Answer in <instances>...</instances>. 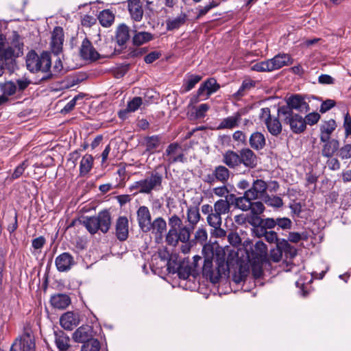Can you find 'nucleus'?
Here are the masks:
<instances>
[{"mask_svg": "<svg viewBox=\"0 0 351 351\" xmlns=\"http://www.w3.org/2000/svg\"><path fill=\"white\" fill-rule=\"evenodd\" d=\"M278 115L285 123L289 124L291 131L295 134L303 132L306 129L304 119L298 114H291L287 108H278Z\"/></svg>", "mask_w": 351, "mask_h": 351, "instance_id": "6", "label": "nucleus"}, {"mask_svg": "<svg viewBox=\"0 0 351 351\" xmlns=\"http://www.w3.org/2000/svg\"><path fill=\"white\" fill-rule=\"evenodd\" d=\"M280 108H287L291 114H295L293 110L300 112H306L309 110V106L305 101V99L299 95H294L289 97L287 100V105Z\"/></svg>", "mask_w": 351, "mask_h": 351, "instance_id": "11", "label": "nucleus"}, {"mask_svg": "<svg viewBox=\"0 0 351 351\" xmlns=\"http://www.w3.org/2000/svg\"><path fill=\"white\" fill-rule=\"evenodd\" d=\"M81 222L92 234L98 230L106 233L111 226V215L108 210H104L100 211L97 216L84 217Z\"/></svg>", "mask_w": 351, "mask_h": 351, "instance_id": "3", "label": "nucleus"}, {"mask_svg": "<svg viewBox=\"0 0 351 351\" xmlns=\"http://www.w3.org/2000/svg\"><path fill=\"white\" fill-rule=\"evenodd\" d=\"M234 199L235 207L243 210L248 211L252 207V201L254 200V198H251L249 195H247V192L245 191L244 195L241 197H233Z\"/></svg>", "mask_w": 351, "mask_h": 351, "instance_id": "35", "label": "nucleus"}, {"mask_svg": "<svg viewBox=\"0 0 351 351\" xmlns=\"http://www.w3.org/2000/svg\"><path fill=\"white\" fill-rule=\"evenodd\" d=\"M223 162L230 168H235L240 165L239 152L232 150L227 151L223 155Z\"/></svg>", "mask_w": 351, "mask_h": 351, "instance_id": "36", "label": "nucleus"}, {"mask_svg": "<svg viewBox=\"0 0 351 351\" xmlns=\"http://www.w3.org/2000/svg\"><path fill=\"white\" fill-rule=\"evenodd\" d=\"M166 230V221L162 217H158L151 222L150 227L147 230V232H151L155 236L162 237Z\"/></svg>", "mask_w": 351, "mask_h": 351, "instance_id": "25", "label": "nucleus"}, {"mask_svg": "<svg viewBox=\"0 0 351 351\" xmlns=\"http://www.w3.org/2000/svg\"><path fill=\"white\" fill-rule=\"evenodd\" d=\"M201 210L203 214L207 215L206 221L208 225L213 228H216L215 222L213 223V221L210 219L211 215L214 214L213 206L208 204H203L201 207Z\"/></svg>", "mask_w": 351, "mask_h": 351, "instance_id": "53", "label": "nucleus"}, {"mask_svg": "<svg viewBox=\"0 0 351 351\" xmlns=\"http://www.w3.org/2000/svg\"><path fill=\"white\" fill-rule=\"evenodd\" d=\"M251 263L252 273L254 278H261L263 275V265L267 261H249Z\"/></svg>", "mask_w": 351, "mask_h": 351, "instance_id": "47", "label": "nucleus"}, {"mask_svg": "<svg viewBox=\"0 0 351 351\" xmlns=\"http://www.w3.org/2000/svg\"><path fill=\"white\" fill-rule=\"evenodd\" d=\"M343 128L345 130L346 136H350L351 135V117L348 112H347L344 116Z\"/></svg>", "mask_w": 351, "mask_h": 351, "instance_id": "60", "label": "nucleus"}, {"mask_svg": "<svg viewBox=\"0 0 351 351\" xmlns=\"http://www.w3.org/2000/svg\"><path fill=\"white\" fill-rule=\"evenodd\" d=\"M64 31L60 27H56L51 37L50 47L52 52L56 54H60L62 51L64 43Z\"/></svg>", "mask_w": 351, "mask_h": 351, "instance_id": "12", "label": "nucleus"}, {"mask_svg": "<svg viewBox=\"0 0 351 351\" xmlns=\"http://www.w3.org/2000/svg\"><path fill=\"white\" fill-rule=\"evenodd\" d=\"M161 143V137L158 135L145 136L143 141V145L145 147V152L149 154L156 152Z\"/></svg>", "mask_w": 351, "mask_h": 351, "instance_id": "26", "label": "nucleus"}, {"mask_svg": "<svg viewBox=\"0 0 351 351\" xmlns=\"http://www.w3.org/2000/svg\"><path fill=\"white\" fill-rule=\"evenodd\" d=\"M116 235L119 240L125 241L128 237V220L126 217L118 218L116 223Z\"/></svg>", "mask_w": 351, "mask_h": 351, "instance_id": "27", "label": "nucleus"}, {"mask_svg": "<svg viewBox=\"0 0 351 351\" xmlns=\"http://www.w3.org/2000/svg\"><path fill=\"white\" fill-rule=\"evenodd\" d=\"M80 322L79 313L73 311L64 313L60 319L61 326L66 330H72Z\"/></svg>", "mask_w": 351, "mask_h": 351, "instance_id": "19", "label": "nucleus"}, {"mask_svg": "<svg viewBox=\"0 0 351 351\" xmlns=\"http://www.w3.org/2000/svg\"><path fill=\"white\" fill-rule=\"evenodd\" d=\"M50 302L54 308L64 309L71 304V299L66 294L58 293L51 297Z\"/></svg>", "mask_w": 351, "mask_h": 351, "instance_id": "31", "label": "nucleus"}, {"mask_svg": "<svg viewBox=\"0 0 351 351\" xmlns=\"http://www.w3.org/2000/svg\"><path fill=\"white\" fill-rule=\"evenodd\" d=\"M243 247L249 261H267V247L263 241H258L253 245L250 241H245Z\"/></svg>", "mask_w": 351, "mask_h": 351, "instance_id": "7", "label": "nucleus"}, {"mask_svg": "<svg viewBox=\"0 0 351 351\" xmlns=\"http://www.w3.org/2000/svg\"><path fill=\"white\" fill-rule=\"evenodd\" d=\"M194 228L189 225H183L182 220L181 219V225L177 229V233L181 242L187 243L191 237V232Z\"/></svg>", "mask_w": 351, "mask_h": 351, "instance_id": "39", "label": "nucleus"}, {"mask_svg": "<svg viewBox=\"0 0 351 351\" xmlns=\"http://www.w3.org/2000/svg\"><path fill=\"white\" fill-rule=\"evenodd\" d=\"M100 348V342L93 338L82 346L81 351H99Z\"/></svg>", "mask_w": 351, "mask_h": 351, "instance_id": "50", "label": "nucleus"}, {"mask_svg": "<svg viewBox=\"0 0 351 351\" xmlns=\"http://www.w3.org/2000/svg\"><path fill=\"white\" fill-rule=\"evenodd\" d=\"M141 180L144 194H150L152 191H158L162 189V176L158 172H152L150 176Z\"/></svg>", "mask_w": 351, "mask_h": 351, "instance_id": "9", "label": "nucleus"}, {"mask_svg": "<svg viewBox=\"0 0 351 351\" xmlns=\"http://www.w3.org/2000/svg\"><path fill=\"white\" fill-rule=\"evenodd\" d=\"M93 162L94 158L90 154H85L82 157L80 165V175L81 176H84L90 171L93 166Z\"/></svg>", "mask_w": 351, "mask_h": 351, "instance_id": "38", "label": "nucleus"}, {"mask_svg": "<svg viewBox=\"0 0 351 351\" xmlns=\"http://www.w3.org/2000/svg\"><path fill=\"white\" fill-rule=\"evenodd\" d=\"M143 104L142 98L140 97H135L128 103L127 108L124 111H121L119 115L126 112H132L137 110Z\"/></svg>", "mask_w": 351, "mask_h": 351, "instance_id": "45", "label": "nucleus"}, {"mask_svg": "<svg viewBox=\"0 0 351 351\" xmlns=\"http://www.w3.org/2000/svg\"><path fill=\"white\" fill-rule=\"evenodd\" d=\"M30 84L31 81L24 77L16 80V82L8 80L0 83V106L8 102L10 97L22 93Z\"/></svg>", "mask_w": 351, "mask_h": 351, "instance_id": "4", "label": "nucleus"}, {"mask_svg": "<svg viewBox=\"0 0 351 351\" xmlns=\"http://www.w3.org/2000/svg\"><path fill=\"white\" fill-rule=\"evenodd\" d=\"M265 208L263 202H252V207L250 208L251 213L254 215L262 214Z\"/></svg>", "mask_w": 351, "mask_h": 351, "instance_id": "56", "label": "nucleus"}, {"mask_svg": "<svg viewBox=\"0 0 351 351\" xmlns=\"http://www.w3.org/2000/svg\"><path fill=\"white\" fill-rule=\"evenodd\" d=\"M98 19L102 26L109 27L114 21V16L110 10H105L100 12Z\"/></svg>", "mask_w": 351, "mask_h": 351, "instance_id": "43", "label": "nucleus"}, {"mask_svg": "<svg viewBox=\"0 0 351 351\" xmlns=\"http://www.w3.org/2000/svg\"><path fill=\"white\" fill-rule=\"evenodd\" d=\"M320 119V115L317 112H311L308 114L304 120L306 121V125L308 124L310 125H313L317 123V121Z\"/></svg>", "mask_w": 351, "mask_h": 351, "instance_id": "59", "label": "nucleus"}, {"mask_svg": "<svg viewBox=\"0 0 351 351\" xmlns=\"http://www.w3.org/2000/svg\"><path fill=\"white\" fill-rule=\"evenodd\" d=\"M308 239V234L306 232H302L301 233L291 232L288 236V241L294 243H297L302 240L306 241Z\"/></svg>", "mask_w": 351, "mask_h": 351, "instance_id": "52", "label": "nucleus"}, {"mask_svg": "<svg viewBox=\"0 0 351 351\" xmlns=\"http://www.w3.org/2000/svg\"><path fill=\"white\" fill-rule=\"evenodd\" d=\"M335 101L332 99H327L322 103L319 111L322 113H325L326 112L328 111L332 108H333L335 106Z\"/></svg>", "mask_w": 351, "mask_h": 351, "instance_id": "61", "label": "nucleus"}, {"mask_svg": "<svg viewBox=\"0 0 351 351\" xmlns=\"http://www.w3.org/2000/svg\"><path fill=\"white\" fill-rule=\"evenodd\" d=\"M27 165L25 162L17 166L12 175V179L14 180L19 178L23 173Z\"/></svg>", "mask_w": 351, "mask_h": 351, "instance_id": "64", "label": "nucleus"}, {"mask_svg": "<svg viewBox=\"0 0 351 351\" xmlns=\"http://www.w3.org/2000/svg\"><path fill=\"white\" fill-rule=\"evenodd\" d=\"M55 264L59 271L66 272L75 265V261L71 254L68 252H64L56 258Z\"/></svg>", "mask_w": 351, "mask_h": 351, "instance_id": "18", "label": "nucleus"}, {"mask_svg": "<svg viewBox=\"0 0 351 351\" xmlns=\"http://www.w3.org/2000/svg\"><path fill=\"white\" fill-rule=\"evenodd\" d=\"M73 340L76 343H82L89 341L93 339V328L89 325H82L80 326L72 335Z\"/></svg>", "mask_w": 351, "mask_h": 351, "instance_id": "16", "label": "nucleus"}, {"mask_svg": "<svg viewBox=\"0 0 351 351\" xmlns=\"http://www.w3.org/2000/svg\"><path fill=\"white\" fill-rule=\"evenodd\" d=\"M337 123L333 119L323 121L319 124V139H332L331 135L336 130Z\"/></svg>", "mask_w": 351, "mask_h": 351, "instance_id": "23", "label": "nucleus"}, {"mask_svg": "<svg viewBox=\"0 0 351 351\" xmlns=\"http://www.w3.org/2000/svg\"><path fill=\"white\" fill-rule=\"evenodd\" d=\"M254 81L252 80H245L242 82V84L237 92L234 94V96L237 98L241 97L244 96L251 88L254 87Z\"/></svg>", "mask_w": 351, "mask_h": 351, "instance_id": "44", "label": "nucleus"}, {"mask_svg": "<svg viewBox=\"0 0 351 351\" xmlns=\"http://www.w3.org/2000/svg\"><path fill=\"white\" fill-rule=\"evenodd\" d=\"M263 199L267 206L274 208H280L283 206V201L282 198L278 196L265 194Z\"/></svg>", "mask_w": 351, "mask_h": 351, "instance_id": "42", "label": "nucleus"}, {"mask_svg": "<svg viewBox=\"0 0 351 351\" xmlns=\"http://www.w3.org/2000/svg\"><path fill=\"white\" fill-rule=\"evenodd\" d=\"M152 35L147 32L136 33L133 37V43L136 45H141L152 39Z\"/></svg>", "mask_w": 351, "mask_h": 351, "instance_id": "48", "label": "nucleus"}, {"mask_svg": "<svg viewBox=\"0 0 351 351\" xmlns=\"http://www.w3.org/2000/svg\"><path fill=\"white\" fill-rule=\"evenodd\" d=\"M136 218L139 228L142 232L147 233L150 227L152 215L149 209L145 206H141L136 211Z\"/></svg>", "mask_w": 351, "mask_h": 351, "instance_id": "14", "label": "nucleus"}, {"mask_svg": "<svg viewBox=\"0 0 351 351\" xmlns=\"http://www.w3.org/2000/svg\"><path fill=\"white\" fill-rule=\"evenodd\" d=\"M129 27L122 24L119 26L117 31V40L119 45H123L130 38Z\"/></svg>", "mask_w": 351, "mask_h": 351, "instance_id": "40", "label": "nucleus"}, {"mask_svg": "<svg viewBox=\"0 0 351 351\" xmlns=\"http://www.w3.org/2000/svg\"><path fill=\"white\" fill-rule=\"evenodd\" d=\"M177 273L180 278L186 280L191 275V268L189 266H179Z\"/></svg>", "mask_w": 351, "mask_h": 351, "instance_id": "57", "label": "nucleus"}, {"mask_svg": "<svg viewBox=\"0 0 351 351\" xmlns=\"http://www.w3.org/2000/svg\"><path fill=\"white\" fill-rule=\"evenodd\" d=\"M228 198L219 199L216 201L213 204L214 214L210 217V221L215 222L216 228L221 226L222 218L221 215L228 214L230 211L231 204Z\"/></svg>", "mask_w": 351, "mask_h": 351, "instance_id": "8", "label": "nucleus"}, {"mask_svg": "<svg viewBox=\"0 0 351 351\" xmlns=\"http://www.w3.org/2000/svg\"><path fill=\"white\" fill-rule=\"evenodd\" d=\"M217 181L226 183L230 177L229 170L223 165L216 167L213 171Z\"/></svg>", "mask_w": 351, "mask_h": 351, "instance_id": "41", "label": "nucleus"}, {"mask_svg": "<svg viewBox=\"0 0 351 351\" xmlns=\"http://www.w3.org/2000/svg\"><path fill=\"white\" fill-rule=\"evenodd\" d=\"M128 10L134 20L140 21L142 19L143 10L139 0H129Z\"/></svg>", "mask_w": 351, "mask_h": 351, "instance_id": "32", "label": "nucleus"}, {"mask_svg": "<svg viewBox=\"0 0 351 351\" xmlns=\"http://www.w3.org/2000/svg\"><path fill=\"white\" fill-rule=\"evenodd\" d=\"M51 57L48 52H43L38 56L34 51L28 52L26 56V66L32 72H47L51 67Z\"/></svg>", "mask_w": 351, "mask_h": 351, "instance_id": "5", "label": "nucleus"}, {"mask_svg": "<svg viewBox=\"0 0 351 351\" xmlns=\"http://www.w3.org/2000/svg\"><path fill=\"white\" fill-rule=\"evenodd\" d=\"M277 225L283 230L291 229L292 226V222L291 219L287 217L277 218Z\"/></svg>", "mask_w": 351, "mask_h": 351, "instance_id": "58", "label": "nucleus"}, {"mask_svg": "<svg viewBox=\"0 0 351 351\" xmlns=\"http://www.w3.org/2000/svg\"><path fill=\"white\" fill-rule=\"evenodd\" d=\"M267 188V185L265 181L263 180H256L253 182L252 186L245 191L247 192V195L251 197V198H254L256 199L259 197H263L266 192Z\"/></svg>", "mask_w": 351, "mask_h": 351, "instance_id": "24", "label": "nucleus"}, {"mask_svg": "<svg viewBox=\"0 0 351 351\" xmlns=\"http://www.w3.org/2000/svg\"><path fill=\"white\" fill-rule=\"evenodd\" d=\"M202 253L204 256L202 275L211 282L216 283L222 275H226L229 271L225 252L218 244L214 243L204 245Z\"/></svg>", "mask_w": 351, "mask_h": 351, "instance_id": "1", "label": "nucleus"}, {"mask_svg": "<svg viewBox=\"0 0 351 351\" xmlns=\"http://www.w3.org/2000/svg\"><path fill=\"white\" fill-rule=\"evenodd\" d=\"M202 77L197 75H192L184 81V90L189 91L201 80Z\"/></svg>", "mask_w": 351, "mask_h": 351, "instance_id": "54", "label": "nucleus"}, {"mask_svg": "<svg viewBox=\"0 0 351 351\" xmlns=\"http://www.w3.org/2000/svg\"><path fill=\"white\" fill-rule=\"evenodd\" d=\"M240 165L249 169L254 168L257 165V156L250 148H243L239 152Z\"/></svg>", "mask_w": 351, "mask_h": 351, "instance_id": "20", "label": "nucleus"}, {"mask_svg": "<svg viewBox=\"0 0 351 351\" xmlns=\"http://www.w3.org/2000/svg\"><path fill=\"white\" fill-rule=\"evenodd\" d=\"M179 148H180V146L178 143H171L167 147L163 156L167 157L165 158V160L167 162L168 167H169L171 165H172L175 162H184V154L182 153H179V154L177 153Z\"/></svg>", "mask_w": 351, "mask_h": 351, "instance_id": "15", "label": "nucleus"}, {"mask_svg": "<svg viewBox=\"0 0 351 351\" xmlns=\"http://www.w3.org/2000/svg\"><path fill=\"white\" fill-rule=\"evenodd\" d=\"M232 138H233L234 141H235L239 143H241L243 145L246 144L247 138H246L245 134L242 131L237 130V131L234 132L232 135Z\"/></svg>", "mask_w": 351, "mask_h": 351, "instance_id": "62", "label": "nucleus"}, {"mask_svg": "<svg viewBox=\"0 0 351 351\" xmlns=\"http://www.w3.org/2000/svg\"><path fill=\"white\" fill-rule=\"evenodd\" d=\"M10 351H35L34 340L27 334L15 340L10 348Z\"/></svg>", "mask_w": 351, "mask_h": 351, "instance_id": "13", "label": "nucleus"}, {"mask_svg": "<svg viewBox=\"0 0 351 351\" xmlns=\"http://www.w3.org/2000/svg\"><path fill=\"white\" fill-rule=\"evenodd\" d=\"M23 43L17 32H14L8 40L0 34V77L3 75L7 66L23 54Z\"/></svg>", "mask_w": 351, "mask_h": 351, "instance_id": "2", "label": "nucleus"}, {"mask_svg": "<svg viewBox=\"0 0 351 351\" xmlns=\"http://www.w3.org/2000/svg\"><path fill=\"white\" fill-rule=\"evenodd\" d=\"M280 117H274L265 121V125L268 132L273 136H277L282 132V125L280 121Z\"/></svg>", "mask_w": 351, "mask_h": 351, "instance_id": "34", "label": "nucleus"}, {"mask_svg": "<svg viewBox=\"0 0 351 351\" xmlns=\"http://www.w3.org/2000/svg\"><path fill=\"white\" fill-rule=\"evenodd\" d=\"M80 56L84 60H96L99 58V53L87 38H84L80 47Z\"/></svg>", "mask_w": 351, "mask_h": 351, "instance_id": "22", "label": "nucleus"}, {"mask_svg": "<svg viewBox=\"0 0 351 351\" xmlns=\"http://www.w3.org/2000/svg\"><path fill=\"white\" fill-rule=\"evenodd\" d=\"M252 69L258 72H270L274 71L270 59L254 64L252 65Z\"/></svg>", "mask_w": 351, "mask_h": 351, "instance_id": "49", "label": "nucleus"}, {"mask_svg": "<svg viewBox=\"0 0 351 351\" xmlns=\"http://www.w3.org/2000/svg\"><path fill=\"white\" fill-rule=\"evenodd\" d=\"M213 193L218 197H224V199H233V197H234V194H229L230 191L225 185L215 187L213 189Z\"/></svg>", "mask_w": 351, "mask_h": 351, "instance_id": "51", "label": "nucleus"}, {"mask_svg": "<svg viewBox=\"0 0 351 351\" xmlns=\"http://www.w3.org/2000/svg\"><path fill=\"white\" fill-rule=\"evenodd\" d=\"M168 223L169 230L166 235L165 240L167 244L176 246L180 241L177 233V229L181 225V218L176 215H173L169 218Z\"/></svg>", "mask_w": 351, "mask_h": 351, "instance_id": "10", "label": "nucleus"}, {"mask_svg": "<svg viewBox=\"0 0 351 351\" xmlns=\"http://www.w3.org/2000/svg\"><path fill=\"white\" fill-rule=\"evenodd\" d=\"M338 155L342 160L349 159L351 158V144H346L339 148Z\"/></svg>", "mask_w": 351, "mask_h": 351, "instance_id": "55", "label": "nucleus"}, {"mask_svg": "<svg viewBox=\"0 0 351 351\" xmlns=\"http://www.w3.org/2000/svg\"><path fill=\"white\" fill-rule=\"evenodd\" d=\"M210 106L207 104L199 105L195 111L196 118H202L205 117L206 112L209 110Z\"/></svg>", "mask_w": 351, "mask_h": 351, "instance_id": "63", "label": "nucleus"}, {"mask_svg": "<svg viewBox=\"0 0 351 351\" xmlns=\"http://www.w3.org/2000/svg\"><path fill=\"white\" fill-rule=\"evenodd\" d=\"M241 115L242 114L241 112H237L233 114V115L224 118L220 122L217 129H232L238 126L239 123L241 119Z\"/></svg>", "mask_w": 351, "mask_h": 351, "instance_id": "28", "label": "nucleus"}, {"mask_svg": "<svg viewBox=\"0 0 351 351\" xmlns=\"http://www.w3.org/2000/svg\"><path fill=\"white\" fill-rule=\"evenodd\" d=\"M186 21L185 14H180L179 16L172 19H169L167 21V27L169 30H173L179 28Z\"/></svg>", "mask_w": 351, "mask_h": 351, "instance_id": "46", "label": "nucleus"}, {"mask_svg": "<svg viewBox=\"0 0 351 351\" xmlns=\"http://www.w3.org/2000/svg\"><path fill=\"white\" fill-rule=\"evenodd\" d=\"M274 71L279 69L284 66L293 64V59L287 53H278L270 59Z\"/></svg>", "mask_w": 351, "mask_h": 351, "instance_id": "29", "label": "nucleus"}, {"mask_svg": "<svg viewBox=\"0 0 351 351\" xmlns=\"http://www.w3.org/2000/svg\"><path fill=\"white\" fill-rule=\"evenodd\" d=\"M186 219L190 226L195 228L201 219L199 209L197 206H189L186 210Z\"/></svg>", "mask_w": 351, "mask_h": 351, "instance_id": "37", "label": "nucleus"}, {"mask_svg": "<svg viewBox=\"0 0 351 351\" xmlns=\"http://www.w3.org/2000/svg\"><path fill=\"white\" fill-rule=\"evenodd\" d=\"M55 343L59 351H67L70 347V338L63 331L54 332Z\"/></svg>", "mask_w": 351, "mask_h": 351, "instance_id": "30", "label": "nucleus"}, {"mask_svg": "<svg viewBox=\"0 0 351 351\" xmlns=\"http://www.w3.org/2000/svg\"><path fill=\"white\" fill-rule=\"evenodd\" d=\"M220 88V85L217 80L213 78H209L200 85L197 90V97H204L208 99L210 95L215 93Z\"/></svg>", "mask_w": 351, "mask_h": 351, "instance_id": "17", "label": "nucleus"}, {"mask_svg": "<svg viewBox=\"0 0 351 351\" xmlns=\"http://www.w3.org/2000/svg\"><path fill=\"white\" fill-rule=\"evenodd\" d=\"M322 144L321 154L324 158H332L339 150V141L336 138L320 140Z\"/></svg>", "mask_w": 351, "mask_h": 351, "instance_id": "21", "label": "nucleus"}, {"mask_svg": "<svg viewBox=\"0 0 351 351\" xmlns=\"http://www.w3.org/2000/svg\"><path fill=\"white\" fill-rule=\"evenodd\" d=\"M249 143L254 150L258 151L263 149L266 144L264 134L259 132H253L249 138Z\"/></svg>", "mask_w": 351, "mask_h": 351, "instance_id": "33", "label": "nucleus"}]
</instances>
